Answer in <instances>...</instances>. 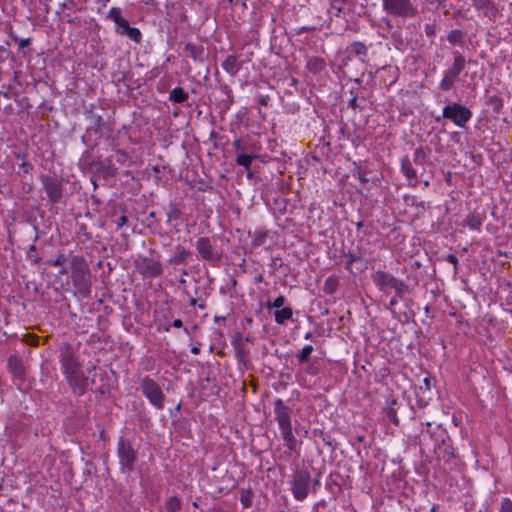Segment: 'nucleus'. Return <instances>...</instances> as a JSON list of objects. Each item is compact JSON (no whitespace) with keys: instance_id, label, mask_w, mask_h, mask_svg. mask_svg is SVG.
Masks as SVG:
<instances>
[{"instance_id":"obj_4","label":"nucleus","mask_w":512,"mask_h":512,"mask_svg":"<svg viewBox=\"0 0 512 512\" xmlns=\"http://www.w3.org/2000/svg\"><path fill=\"white\" fill-rule=\"evenodd\" d=\"M214 243V239L202 236L196 240L195 248L203 261L209 263L213 267H218L222 261L223 250L222 248L217 247Z\"/></svg>"},{"instance_id":"obj_7","label":"nucleus","mask_w":512,"mask_h":512,"mask_svg":"<svg viewBox=\"0 0 512 512\" xmlns=\"http://www.w3.org/2000/svg\"><path fill=\"white\" fill-rule=\"evenodd\" d=\"M466 66L464 56L458 52H453V63L449 69L444 72V76L439 84L441 91L447 92L454 88L455 82Z\"/></svg>"},{"instance_id":"obj_30","label":"nucleus","mask_w":512,"mask_h":512,"mask_svg":"<svg viewBox=\"0 0 512 512\" xmlns=\"http://www.w3.org/2000/svg\"><path fill=\"white\" fill-rule=\"evenodd\" d=\"M234 346L238 362L243 364L248 369L250 366V361L248 360L249 352L241 344V339L235 341Z\"/></svg>"},{"instance_id":"obj_52","label":"nucleus","mask_w":512,"mask_h":512,"mask_svg":"<svg viewBox=\"0 0 512 512\" xmlns=\"http://www.w3.org/2000/svg\"><path fill=\"white\" fill-rule=\"evenodd\" d=\"M113 151L115 152V160L119 164H125L130 159L129 154L125 150L113 148Z\"/></svg>"},{"instance_id":"obj_51","label":"nucleus","mask_w":512,"mask_h":512,"mask_svg":"<svg viewBox=\"0 0 512 512\" xmlns=\"http://www.w3.org/2000/svg\"><path fill=\"white\" fill-rule=\"evenodd\" d=\"M391 39H392V43H393L394 47L397 50L403 49L405 43H404L402 33L400 31H393L391 33Z\"/></svg>"},{"instance_id":"obj_41","label":"nucleus","mask_w":512,"mask_h":512,"mask_svg":"<svg viewBox=\"0 0 512 512\" xmlns=\"http://www.w3.org/2000/svg\"><path fill=\"white\" fill-rule=\"evenodd\" d=\"M314 348L312 345L304 346L296 355L299 364L308 363Z\"/></svg>"},{"instance_id":"obj_36","label":"nucleus","mask_w":512,"mask_h":512,"mask_svg":"<svg viewBox=\"0 0 512 512\" xmlns=\"http://www.w3.org/2000/svg\"><path fill=\"white\" fill-rule=\"evenodd\" d=\"M182 211L179 207V204L177 202H171L168 205V212H167V222L171 223L173 221H177L181 218Z\"/></svg>"},{"instance_id":"obj_29","label":"nucleus","mask_w":512,"mask_h":512,"mask_svg":"<svg viewBox=\"0 0 512 512\" xmlns=\"http://www.w3.org/2000/svg\"><path fill=\"white\" fill-rule=\"evenodd\" d=\"M280 431H281L282 438H283L287 448L290 451H295L297 448L298 442L293 434L292 426L287 427V428H281Z\"/></svg>"},{"instance_id":"obj_62","label":"nucleus","mask_w":512,"mask_h":512,"mask_svg":"<svg viewBox=\"0 0 512 512\" xmlns=\"http://www.w3.org/2000/svg\"><path fill=\"white\" fill-rule=\"evenodd\" d=\"M336 3H337V0H331L330 8L335 10V14H334L335 17L340 18L342 13H344V11H343L342 6H338Z\"/></svg>"},{"instance_id":"obj_46","label":"nucleus","mask_w":512,"mask_h":512,"mask_svg":"<svg viewBox=\"0 0 512 512\" xmlns=\"http://www.w3.org/2000/svg\"><path fill=\"white\" fill-rule=\"evenodd\" d=\"M344 255L347 258V261L345 262V269L348 270L349 272H352V269H351L352 264L356 261H359L361 259L362 255H361L360 251H358V252L349 251L348 253H345Z\"/></svg>"},{"instance_id":"obj_23","label":"nucleus","mask_w":512,"mask_h":512,"mask_svg":"<svg viewBox=\"0 0 512 512\" xmlns=\"http://www.w3.org/2000/svg\"><path fill=\"white\" fill-rule=\"evenodd\" d=\"M191 255L190 251L182 245L175 246V252L168 259L170 265H183L186 264L188 257Z\"/></svg>"},{"instance_id":"obj_9","label":"nucleus","mask_w":512,"mask_h":512,"mask_svg":"<svg viewBox=\"0 0 512 512\" xmlns=\"http://www.w3.org/2000/svg\"><path fill=\"white\" fill-rule=\"evenodd\" d=\"M382 6L388 14L401 18L414 17L417 13L410 0H382Z\"/></svg>"},{"instance_id":"obj_40","label":"nucleus","mask_w":512,"mask_h":512,"mask_svg":"<svg viewBox=\"0 0 512 512\" xmlns=\"http://www.w3.org/2000/svg\"><path fill=\"white\" fill-rule=\"evenodd\" d=\"M487 105L490 106L493 110V113L500 114L502 112L504 102L503 99L499 96L492 95L487 98Z\"/></svg>"},{"instance_id":"obj_49","label":"nucleus","mask_w":512,"mask_h":512,"mask_svg":"<svg viewBox=\"0 0 512 512\" xmlns=\"http://www.w3.org/2000/svg\"><path fill=\"white\" fill-rule=\"evenodd\" d=\"M122 11H121V8L119 7H112L108 14H107V19H110L112 20L114 23H115V27L119 24V22H121L124 18L122 17L121 15Z\"/></svg>"},{"instance_id":"obj_55","label":"nucleus","mask_w":512,"mask_h":512,"mask_svg":"<svg viewBox=\"0 0 512 512\" xmlns=\"http://www.w3.org/2000/svg\"><path fill=\"white\" fill-rule=\"evenodd\" d=\"M78 231L77 234L82 235L85 240L90 241L93 239L92 233L88 230V227L85 223L77 222Z\"/></svg>"},{"instance_id":"obj_22","label":"nucleus","mask_w":512,"mask_h":512,"mask_svg":"<svg viewBox=\"0 0 512 512\" xmlns=\"http://www.w3.org/2000/svg\"><path fill=\"white\" fill-rule=\"evenodd\" d=\"M319 142L315 150L311 152V158L316 162H322L324 159H328L331 152L329 141H325L324 137H322L319 139Z\"/></svg>"},{"instance_id":"obj_28","label":"nucleus","mask_w":512,"mask_h":512,"mask_svg":"<svg viewBox=\"0 0 512 512\" xmlns=\"http://www.w3.org/2000/svg\"><path fill=\"white\" fill-rule=\"evenodd\" d=\"M473 6L484 12L485 16L492 17L496 15L497 9L491 0H472Z\"/></svg>"},{"instance_id":"obj_2","label":"nucleus","mask_w":512,"mask_h":512,"mask_svg":"<svg viewBox=\"0 0 512 512\" xmlns=\"http://www.w3.org/2000/svg\"><path fill=\"white\" fill-rule=\"evenodd\" d=\"M117 457L122 474H131L138 460V449L129 438L120 436L117 441Z\"/></svg>"},{"instance_id":"obj_39","label":"nucleus","mask_w":512,"mask_h":512,"mask_svg":"<svg viewBox=\"0 0 512 512\" xmlns=\"http://www.w3.org/2000/svg\"><path fill=\"white\" fill-rule=\"evenodd\" d=\"M339 286V280L336 276L328 277L323 285V291L327 295H333Z\"/></svg>"},{"instance_id":"obj_16","label":"nucleus","mask_w":512,"mask_h":512,"mask_svg":"<svg viewBox=\"0 0 512 512\" xmlns=\"http://www.w3.org/2000/svg\"><path fill=\"white\" fill-rule=\"evenodd\" d=\"M115 31L117 34L121 36H127L130 40L135 43H141L142 41V33L137 27L130 26L128 20L125 18L119 22V24L115 27Z\"/></svg>"},{"instance_id":"obj_27","label":"nucleus","mask_w":512,"mask_h":512,"mask_svg":"<svg viewBox=\"0 0 512 512\" xmlns=\"http://www.w3.org/2000/svg\"><path fill=\"white\" fill-rule=\"evenodd\" d=\"M401 407H405V405L403 403H399L396 399H392L390 400L388 407L384 409L385 416L395 426H398L400 423L397 413Z\"/></svg>"},{"instance_id":"obj_1","label":"nucleus","mask_w":512,"mask_h":512,"mask_svg":"<svg viewBox=\"0 0 512 512\" xmlns=\"http://www.w3.org/2000/svg\"><path fill=\"white\" fill-rule=\"evenodd\" d=\"M70 274L73 287L83 297L91 295L92 275L86 259L81 255L70 258Z\"/></svg>"},{"instance_id":"obj_50","label":"nucleus","mask_w":512,"mask_h":512,"mask_svg":"<svg viewBox=\"0 0 512 512\" xmlns=\"http://www.w3.org/2000/svg\"><path fill=\"white\" fill-rule=\"evenodd\" d=\"M34 170V166L33 164H31L30 162L28 161H23L20 165H19V170L17 172V174L22 177V178H25L27 175H30L32 174Z\"/></svg>"},{"instance_id":"obj_47","label":"nucleus","mask_w":512,"mask_h":512,"mask_svg":"<svg viewBox=\"0 0 512 512\" xmlns=\"http://www.w3.org/2000/svg\"><path fill=\"white\" fill-rule=\"evenodd\" d=\"M8 59L14 62L15 56L9 49V42H6V46L0 45V64L6 62Z\"/></svg>"},{"instance_id":"obj_12","label":"nucleus","mask_w":512,"mask_h":512,"mask_svg":"<svg viewBox=\"0 0 512 512\" xmlns=\"http://www.w3.org/2000/svg\"><path fill=\"white\" fill-rule=\"evenodd\" d=\"M65 378L75 394L82 396L86 393L89 379L84 376L81 369L65 374Z\"/></svg>"},{"instance_id":"obj_31","label":"nucleus","mask_w":512,"mask_h":512,"mask_svg":"<svg viewBox=\"0 0 512 512\" xmlns=\"http://www.w3.org/2000/svg\"><path fill=\"white\" fill-rule=\"evenodd\" d=\"M256 158H257V156L254 155L253 153H251V154L242 153V154L236 155L235 161H236L237 165L244 167L247 171L248 177H251L252 172L250 170V166H251L252 160L256 159Z\"/></svg>"},{"instance_id":"obj_56","label":"nucleus","mask_w":512,"mask_h":512,"mask_svg":"<svg viewBox=\"0 0 512 512\" xmlns=\"http://www.w3.org/2000/svg\"><path fill=\"white\" fill-rule=\"evenodd\" d=\"M252 492L250 490L242 491L240 502L244 508H249L252 505Z\"/></svg>"},{"instance_id":"obj_21","label":"nucleus","mask_w":512,"mask_h":512,"mask_svg":"<svg viewBox=\"0 0 512 512\" xmlns=\"http://www.w3.org/2000/svg\"><path fill=\"white\" fill-rule=\"evenodd\" d=\"M8 37L17 44L19 54L23 57L31 55L30 46L33 42V38H20L12 29L8 32Z\"/></svg>"},{"instance_id":"obj_42","label":"nucleus","mask_w":512,"mask_h":512,"mask_svg":"<svg viewBox=\"0 0 512 512\" xmlns=\"http://www.w3.org/2000/svg\"><path fill=\"white\" fill-rule=\"evenodd\" d=\"M251 236H252L251 246L253 248H256V247L262 246L265 243V241L268 237V232L267 231H254V233Z\"/></svg>"},{"instance_id":"obj_45","label":"nucleus","mask_w":512,"mask_h":512,"mask_svg":"<svg viewBox=\"0 0 512 512\" xmlns=\"http://www.w3.org/2000/svg\"><path fill=\"white\" fill-rule=\"evenodd\" d=\"M427 157H428V154L426 153L425 149L420 146V147L416 148V150L414 152L413 162L416 165L423 166L426 163Z\"/></svg>"},{"instance_id":"obj_34","label":"nucleus","mask_w":512,"mask_h":512,"mask_svg":"<svg viewBox=\"0 0 512 512\" xmlns=\"http://www.w3.org/2000/svg\"><path fill=\"white\" fill-rule=\"evenodd\" d=\"M102 165L104 167V179L113 178L118 174V169L113 163V160L111 157H106L102 159Z\"/></svg>"},{"instance_id":"obj_19","label":"nucleus","mask_w":512,"mask_h":512,"mask_svg":"<svg viewBox=\"0 0 512 512\" xmlns=\"http://www.w3.org/2000/svg\"><path fill=\"white\" fill-rule=\"evenodd\" d=\"M372 280L380 291L385 292L387 288L392 289L398 279L388 272L378 270L372 275Z\"/></svg>"},{"instance_id":"obj_54","label":"nucleus","mask_w":512,"mask_h":512,"mask_svg":"<svg viewBox=\"0 0 512 512\" xmlns=\"http://www.w3.org/2000/svg\"><path fill=\"white\" fill-rule=\"evenodd\" d=\"M37 247L35 244L30 245L29 251L27 253V258L33 263V264H39L42 260V258L36 254Z\"/></svg>"},{"instance_id":"obj_8","label":"nucleus","mask_w":512,"mask_h":512,"mask_svg":"<svg viewBox=\"0 0 512 512\" xmlns=\"http://www.w3.org/2000/svg\"><path fill=\"white\" fill-rule=\"evenodd\" d=\"M139 387L143 395L158 410L164 408L166 396L158 383L149 376L143 377L139 382Z\"/></svg>"},{"instance_id":"obj_17","label":"nucleus","mask_w":512,"mask_h":512,"mask_svg":"<svg viewBox=\"0 0 512 512\" xmlns=\"http://www.w3.org/2000/svg\"><path fill=\"white\" fill-rule=\"evenodd\" d=\"M89 383L92 386H97L99 383H102L99 387L96 388V392L104 395L109 391V386L105 385L103 382L107 378V372L105 370L97 371V367L93 366L91 369H89Z\"/></svg>"},{"instance_id":"obj_3","label":"nucleus","mask_w":512,"mask_h":512,"mask_svg":"<svg viewBox=\"0 0 512 512\" xmlns=\"http://www.w3.org/2000/svg\"><path fill=\"white\" fill-rule=\"evenodd\" d=\"M289 484L294 499L303 502L310 493V472L306 468H296L293 470Z\"/></svg>"},{"instance_id":"obj_64","label":"nucleus","mask_w":512,"mask_h":512,"mask_svg":"<svg viewBox=\"0 0 512 512\" xmlns=\"http://www.w3.org/2000/svg\"><path fill=\"white\" fill-rule=\"evenodd\" d=\"M436 24H426L425 25V33L428 37H434L436 34Z\"/></svg>"},{"instance_id":"obj_5","label":"nucleus","mask_w":512,"mask_h":512,"mask_svg":"<svg viewBox=\"0 0 512 512\" xmlns=\"http://www.w3.org/2000/svg\"><path fill=\"white\" fill-rule=\"evenodd\" d=\"M39 179L52 205L65 203V179L63 177L41 174Z\"/></svg>"},{"instance_id":"obj_59","label":"nucleus","mask_w":512,"mask_h":512,"mask_svg":"<svg viewBox=\"0 0 512 512\" xmlns=\"http://www.w3.org/2000/svg\"><path fill=\"white\" fill-rule=\"evenodd\" d=\"M499 512H512V500L510 498H503L500 503Z\"/></svg>"},{"instance_id":"obj_24","label":"nucleus","mask_w":512,"mask_h":512,"mask_svg":"<svg viewBox=\"0 0 512 512\" xmlns=\"http://www.w3.org/2000/svg\"><path fill=\"white\" fill-rule=\"evenodd\" d=\"M486 218L485 212L474 211L467 215L463 226L469 227L471 230L480 231V228Z\"/></svg>"},{"instance_id":"obj_44","label":"nucleus","mask_w":512,"mask_h":512,"mask_svg":"<svg viewBox=\"0 0 512 512\" xmlns=\"http://www.w3.org/2000/svg\"><path fill=\"white\" fill-rule=\"evenodd\" d=\"M71 257H72V252L71 251L68 254L65 253V252H60L58 254V256L56 257V259L48 260L46 262V264L49 265V266L58 267V266H60L62 264H65V262L70 260Z\"/></svg>"},{"instance_id":"obj_6","label":"nucleus","mask_w":512,"mask_h":512,"mask_svg":"<svg viewBox=\"0 0 512 512\" xmlns=\"http://www.w3.org/2000/svg\"><path fill=\"white\" fill-rule=\"evenodd\" d=\"M472 115V111L469 108L460 103L454 102L444 106L442 115L435 117V121L440 122L442 119H448L456 126L466 128V125L472 118Z\"/></svg>"},{"instance_id":"obj_33","label":"nucleus","mask_w":512,"mask_h":512,"mask_svg":"<svg viewBox=\"0 0 512 512\" xmlns=\"http://www.w3.org/2000/svg\"><path fill=\"white\" fill-rule=\"evenodd\" d=\"M401 171L407 179H409V180L417 179V172L413 168L412 163L407 156H404L401 159Z\"/></svg>"},{"instance_id":"obj_25","label":"nucleus","mask_w":512,"mask_h":512,"mask_svg":"<svg viewBox=\"0 0 512 512\" xmlns=\"http://www.w3.org/2000/svg\"><path fill=\"white\" fill-rule=\"evenodd\" d=\"M244 61H239L235 55H229L222 63V68L230 76H235L242 68Z\"/></svg>"},{"instance_id":"obj_37","label":"nucleus","mask_w":512,"mask_h":512,"mask_svg":"<svg viewBox=\"0 0 512 512\" xmlns=\"http://www.w3.org/2000/svg\"><path fill=\"white\" fill-rule=\"evenodd\" d=\"M465 33L460 29H453L447 35V40L452 45L462 46L464 43Z\"/></svg>"},{"instance_id":"obj_63","label":"nucleus","mask_w":512,"mask_h":512,"mask_svg":"<svg viewBox=\"0 0 512 512\" xmlns=\"http://www.w3.org/2000/svg\"><path fill=\"white\" fill-rule=\"evenodd\" d=\"M285 302H286L285 296L279 295L278 297H276L275 300L273 301V304L275 305V309L278 310L280 308H283Z\"/></svg>"},{"instance_id":"obj_61","label":"nucleus","mask_w":512,"mask_h":512,"mask_svg":"<svg viewBox=\"0 0 512 512\" xmlns=\"http://www.w3.org/2000/svg\"><path fill=\"white\" fill-rule=\"evenodd\" d=\"M320 477H321V473L318 472L317 475L313 479L311 478L310 491H312L313 493H316L318 488L321 486Z\"/></svg>"},{"instance_id":"obj_18","label":"nucleus","mask_w":512,"mask_h":512,"mask_svg":"<svg viewBox=\"0 0 512 512\" xmlns=\"http://www.w3.org/2000/svg\"><path fill=\"white\" fill-rule=\"evenodd\" d=\"M7 366L8 370L15 379L19 380L21 383L25 381L26 369L22 359L18 355H10L8 358Z\"/></svg>"},{"instance_id":"obj_20","label":"nucleus","mask_w":512,"mask_h":512,"mask_svg":"<svg viewBox=\"0 0 512 512\" xmlns=\"http://www.w3.org/2000/svg\"><path fill=\"white\" fill-rule=\"evenodd\" d=\"M95 147L96 144L88 146V148L81 154V157L78 161V167L84 173L93 171V167L97 161V157L94 156L93 152Z\"/></svg>"},{"instance_id":"obj_60","label":"nucleus","mask_w":512,"mask_h":512,"mask_svg":"<svg viewBox=\"0 0 512 512\" xmlns=\"http://www.w3.org/2000/svg\"><path fill=\"white\" fill-rule=\"evenodd\" d=\"M23 341L31 346H37L39 342V337L35 334L27 333L23 337Z\"/></svg>"},{"instance_id":"obj_15","label":"nucleus","mask_w":512,"mask_h":512,"mask_svg":"<svg viewBox=\"0 0 512 512\" xmlns=\"http://www.w3.org/2000/svg\"><path fill=\"white\" fill-rule=\"evenodd\" d=\"M183 52L186 57L192 58L196 63L203 64L208 58V55L205 53L204 46L200 43H185Z\"/></svg>"},{"instance_id":"obj_38","label":"nucleus","mask_w":512,"mask_h":512,"mask_svg":"<svg viewBox=\"0 0 512 512\" xmlns=\"http://www.w3.org/2000/svg\"><path fill=\"white\" fill-rule=\"evenodd\" d=\"M349 51L357 57H366L368 55L367 46L361 41H354L350 47Z\"/></svg>"},{"instance_id":"obj_14","label":"nucleus","mask_w":512,"mask_h":512,"mask_svg":"<svg viewBox=\"0 0 512 512\" xmlns=\"http://www.w3.org/2000/svg\"><path fill=\"white\" fill-rule=\"evenodd\" d=\"M94 105L90 104L88 107H84V114L88 119H90V126L87 128V132L94 131L96 134H99V137H102V130L106 126V122L103 117L94 112Z\"/></svg>"},{"instance_id":"obj_13","label":"nucleus","mask_w":512,"mask_h":512,"mask_svg":"<svg viewBox=\"0 0 512 512\" xmlns=\"http://www.w3.org/2000/svg\"><path fill=\"white\" fill-rule=\"evenodd\" d=\"M275 419L278 422L279 428H287L292 426L291 414L292 409L285 404L282 399H277L274 402Z\"/></svg>"},{"instance_id":"obj_32","label":"nucleus","mask_w":512,"mask_h":512,"mask_svg":"<svg viewBox=\"0 0 512 512\" xmlns=\"http://www.w3.org/2000/svg\"><path fill=\"white\" fill-rule=\"evenodd\" d=\"M189 98V94L182 87H175L169 93V101L175 104H183Z\"/></svg>"},{"instance_id":"obj_10","label":"nucleus","mask_w":512,"mask_h":512,"mask_svg":"<svg viewBox=\"0 0 512 512\" xmlns=\"http://www.w3.org/2000/svg\"><path fill=\"white\" fill-rule=\"evenodd\" d=\"M59 361L64 375L81 369L78 357L72 345L68 342L61 343L59 347Z\"/></svg>"},{"instance_id":"obj_43","label":"nucleus","mask_w":512,"mask_h":512,"mask_svg":"<svg viewBox=\"0 0 512 512\" xmlns=\"http://www.w3.org/2000/svg\"><path fill=\"white\" fill-rule=\"evenodd\" d=\"M392 289L395 290L396 297H398L401 300H406L405 294L410 293L409 286L399 279L397 280L395 286H393Z\"/></svg>"},{"instance_id":"obj_53","label":"nucleus","mask_w":512,"mask_h":512,"mask_svg":"<svg viewBox=\"0 0 512 512\" xmlns=\"http://www.w3.org/2000/svg\"><path fill=\"white\" fill-rule=\"evenodd\" d=\"M104 167L102 165V158L99 156L97 157V161L95 162V165L93 167V171H89V174H92L94 177H102L104 179Z\"/></svg>"},{"instance_id":"obj_58","label":"nucleus","mask_w":512,"mask_h":512,"mask_svg":"<svg viewBox=\"0 0 512 512\" xmlns=\"http://www.w3.org/2000/svg\"><path fill=\"white\" fill-rule=\"evenodd\" d=\"M356 174L358 176L359 181L362 184L366 185V184H368L370 182V179L367 177V171L366 170H363L360 167H357L355 169V172H354V175H356Z\"/></svg>"},{"instance_id":"obj_57","label":"nucleus","mask_w":512,"mask_h":512,"mask_svg":"<svg viewBox=\"0 0 512 512\" xmlns=\"http://www.w3.org/2000/svg\"><path fill=\"white\" fill-rule=\"evenodd\" d=\"M232 145L237 155L242 153H248L249 151V148L245 144H243L241 139L234 140Z\"/></svg>"},{"instance_id":"obj_26","label":"nucleus","mask_w":512,"mask_h":512,"mask_svg":"<svg viewBox=\"0 0 512 512\" xmlns=\"http://www.w3.org/2000/svg\"><path fill=\"white\" fill-rule=\"evenodd\" d=\"M326 61L324 58L319 56H312L307 59L306 69L314 74L318 75L326 69Z\"/></svg>"},{"instance_id":"obj_48","label":"nucleus","mask_w":512,"mask_h":512,"mask_svg":"<svg viewBox=\"0 0 512 512\" xmlns=\"http://www.w3.org/2000/svg\"><path fill=\"white\" fill-rule=\"evenodd\" d=\"M165 507L167 512H178L181 509V501L177 496H171L166 501Z\"/></svg>"},{"instance_id":"obj_35","label":"nucleus","mask_w":512,"mask_h":512,"mask_svg":"<svg viewBox=\"0 0 512 512\" xmlns=\"http://www.w3.org/2000/svg\"><path fill=\"white\" fill-rule=\"evenodd\" d=\"M275 322L279 325L284 324L286 321L290 320L293 315V311L290 307H283L275 311Z\"/></svg>"},{"instance_id":"obj_11","label":"nucleus","mask_w":512,"mask_h":512,"mask_svg":"<svg viewBox=\"0 0 512 512\" xmlns=\"http://www.w3.org/2000/svg\"><path fill=\"white\" fill-rule=\"evenodd\" d=\"M134 264L136 270L145 278H156L163 274L162 264L152 258L139 256Z\"/></svg>"}]
</instances>
